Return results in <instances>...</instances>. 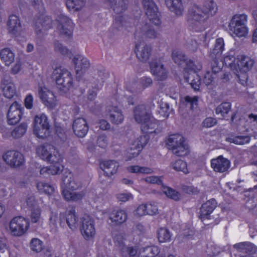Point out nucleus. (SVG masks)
Returning a JSON list of instances; mask_svg holds the SVG:
<instances>
[{
  "instance_id": "nucleus-1",
  "label": "nucleus",
  "mask_w": 257,
  "mask_h": 257,
  "mask_svg": "<svg viewBox=\"0 0 257 257\" xmlns=\"http://www.w3.org/2000/svg\"><path fill=\"white\" fill-rule=\"evenodd\" d=\"M254 64L253 60L244 55H237L235 62L231 65V69L236 74L238 82L242 85L246 84L247 72Z\"/></svg>"
},
{
  "instance_id": "nucleus-2",
  "label": "nucleus",
  "mask_w": 257,
  "mask_h": 257,
  "mask_svg": "<svg viewBox=\"0 0 257 257\" xmlns=\"http://www.w3.org/2000/svg\"><path fill=\"white\" fill-rule=\"evenodd\" d=\"M52 77L58 88L65 93L68 92L73 87L72 74L66 69L60 67L55 69L52 73Z\"/></svg>"
},
{
  "instance_id": "nucleus-3",
  "label": "nucleus",
  "mask_w": 257,
  "mask_h": 257,
  "mask_svg": "<svg viewBox=\"0 0 257 257\" xmlns=\"http://www.w3.org/2000/svg\"><path fill=\"white\" fill-rule=\"evenodd\" d=\"M186 65L184 72L185 80L194 90H198L200 88V79L197 72L201 69L202 65L200 62H194L190 60H187Z\"/></svg>"
},
{
  "instance_id": "nucleus-4",
  "label": "nucleus",
  "mask_w": 257,
  "mask_h": 257,
  "mask_svg": "<svg viewBox=\"0 0 257 257\" xmlns=\"http://www.w3.org/2000/svg\"><path fill=\"white\" fill-rule=\"evenodd\" d=\"M247 22V16L246 15L235 14L232 17L229 22L228 29L236 37H245L248 32Z\"/></svg>"
},
{
  "instance_id": "nucleus-5",
  "label": "nucleus",
  "mask_w": 257,
  "mask_h": 257,
  "mask_svg": "<svg viewBox=\"0 0 257 257\" xmlns=\"http://www.w3.org/2000/svg\"><path fill=\"white\" fill-rule=\"evenodd\" d=\"M167 145L168 149L176 156H183L188 153V145L185 143L184 138L180 134L170 135L167 140Z\"/></svg>"
},
{
  "instance_id": "nucleus-6",
  "label": "nucleus",
  "mask_w": 257,
  "mask_h": 257,
  "mask_svg": "<svg viewBox=\"0 0 257 257\" xmlns=\"http://www.w3.org/2000/svg\"><path fill=\"white\" fill-rule=\"evenodd\" d=\"M29 227V221L22 216L13 218L9 222L8 230L13 236H21L24 235Z\"/></svg>"
},
{
  "instance_id": "nucleus-7",
  "label": "nucleus",
  "mask_w": 257,
  "mask_h": 257,
  "mask_svg": "<svg viewBox=\"0 0 257 257\" xmlns=\"http://www.w3.org/2000/svg\"><path fill=\"white\" fill-rule=\"evenodd\" d=\"M37 154L42 159L50 163L62 161L61 155L58 151L54 146L49 144L38 147L37 149Z\"/></svg>"
},
{
  "instance_id": "nucleus-8",
  "label": "nucleus",
  "mask_w": 257,
  "mask_h": 257,
  "mask_svg": "<svg viewBox=\"0 0 257 257\" xmlns=\"http://www.w3.org/2000/svg\"><path fill=\"white\" fill-rule=\"evenodd\" d=\"M33 131L40 138H46L49 135L50 125L45 114H40L35 117Z\"/></svg>"
},
{
  "instance_id": "nucleus-9",
  "label": "nucleus",
  "mask_w": 257,
  "mask_h": 257,
  "mask_svg": "<svg viewBox=\"0 0 257 257\" xmlns=\"http://www.w3.org/2000/svg\"><path fill=\"white\" fill-rule=\"evenodd\" d=\"M80 230L82 236L86 239H90L95 234V228L93 218L84 214L80 219Z\"/></svg>"
},
{
  "instance_id": "nucleus-10",
  "label": "nucleus",
  "mask_w": 257,
  "mask_h": 257,
  "mask_svg": "<svg viewBox=\"0 0 257 257\" xmlns=\"http://www.w3.org/2000/svg\"><path fill=\"white\" fill-rule=\"evenodd\" d=\"M142 4L149 20L155 25L161 24L160 15L158 9L152 0H143Z\"/></svg>"
},
{
  "instance_id": "nucleus-11",
  "label": "nucleus",
  "mask_w": 257,
  "mask_h": 257,
  "mask_svg": "<svg viewBox=\"0 0 257 257\" xmlns=\"http://www.w3.org/2000/svg\"><path fill=\"white\" fill-rule=\"evenodd\" d=\"M58 22L57 29L60 34L66 38L71 37L74 26L72 20L67 16L61 15L58 18Z\"/></svg>"
},
{
  "instance_id": "nucleus-12",
  "label": "nucleus",
  "mask_w": 257,
  "mask_h": 257,
  "mask_svg": "<svg viewBox=\"0 0 257 257\" xmlns=\"http://www.w3.org/2000/svg\"><path fill=\"white\" fill-rule=\"evenodd\" d=\"M77 78H80L86 70L90 67L89 60L81 55H75L72 59Z\"/></svg>"
},
{
  "instance_id": "nucleus-13",
  "label": "nucleus",
  "mask_w": 257,
  "mask_h": 257,
  "mask_svg": "<svg viewBox=\"0 0 257 257\" xmlns=\"http://www.w3.org/2000/svg\"><path fill=\"white\" fill-rule=\"evenodd\" d=\"M189 20L192 24L199 26L203 23L208 18L204 13L202 7L193 6L188 11Z\"/></svg>"
},
{
  "instance_id": "nucleus-14",
  "label": "nucleus",
  "mask_w": 257,
  "mask_h": 257,
  "mask_svg": "<svg viewBox=\"0 0 257 257\" xmlns=\"http://www.w3.org/2000/svg\"><path fill=\"white\" fill-rule=\"evenodd\" d=\"M38 94L43 103L47 107L53 108L57 104V100L54 94L46 87L39 86Z\"/></svg>"
},
{
  "instance_id": "nucleus-15",
  "label": "nucleus",
  "mask_w": 257,
  "mask_h": 257,
  "mask_svg": "<svg viewBox=\"0 0 257 257\" xmlns=\"http://www.w3.org/2000/svg\"><path fill=\"white\" fill-rule=\"evenodd\" d=\"M3 158L5 162L12 167H18L22 165L24 157L22 154L16 151H9L4 154Z\"/></svg>"
},
{
  "instance_id": "nucleus-16",
  "label": "nucleus",
  "mask_w": 257,
  "mask_h": 257,
  "mask_svg": "<svg viewBox=\"0 0 257 257\" xmlns=\"http://www.w3.org/2000/svg\"><path fill=\"white\" fill-rule=\"evenodd\" d=\"M135 52L140 60L146 62L151 55L152 47L144 41H136Z\"/></svg>"
},
{
  "instance_id": "nucleus-17",
  "label": "nucleus",
  "mask_w": 257,
  "mask_h": 257,
  "mask_svg": "<svg viewBox=\"0 0 257 257\" xmlns=\"http://www.w3.org/2000/svg\"><path fill=\"white\" fill-rule=\"evenodd\" d=\"M21 106L17 102L13 103L9 107L7 113L8 122L10 124H15L21 119L22 116Z\"/></svg>"
},
{
  "instance_id": "nucleus-18",
  "label": "nucleus",
  "mask_w": 257,
  "mask_h": 257,
  "mask_svg": "<svg viewBox=\"0 0 257 257\" xmlns=\"http://www.w3.org/2000/svg\"><path fill=\"white\" fill-rule=\"evenodd\" d=\"M211 167L216 172L223 173L228 170L230 162L222 156L212 159L210 162Z\"/></svg>"
},
{
  "instance_id": "nucleus-19",
  "label": "nucleus",
  "mask_w": 257,
  "mask_h": 257,
  "mask_svg": "<svg viewBox=\"0 0 257 257\" xmlns=\"http://www.w3.org/2000/svg\"><path fill=\"white\" fill-rule=\"evenodd\" d=\"M108 219L113 224L119 225L127 220V213L122 209H113L109 213Z\"/></svg>"
},
{
  "instance_id": "nucleus-20",
  "label": "nucleus",
  "mask_w": 257,
  "mask_h": 257,
  "mask_svg": "<svg viewBox=\"0 0 257 257\" xmlns=\"http://www.w3.org/2000/svg\"><path fill=\"white\" fill-rule=\"evenodd\" d=\"M106 115L112 123L119 124L124 119L122 112L117 106H109L106 109Z\"/></svg>"
},
{
  "instance_id": "nucleus-21",
  "label": "nucleus",
  "mask_w": 257,
  "mask_h": 257,
  "mask_svg": "<svg viewBox=\"0 0 257 257\" xmlns=\"http://www.w3.org/2000/svg\"><path fill=\"white\" fill-rule=\"evenodd\" d=\"M81 183L78 180L77 176L69 173L63 179V190H70L75 191L81 188Z\"/></svg>"
},
{
  "instance_id": "nucleus-22",
  "label": "nucleus",
  "mask_w": 257,
  "mask_h": 257,
  "mask_svg": "<svg viewBox=\"0 0 257 257\" xmlns=\"http://www.w3.org/2000/svg\"><path fill=\"white\" fill-rule=\"evenodd\" d=\"M141 127L142 131L146 134H158L162 132V127L158 121L152 116L142 123Z\"/></svg>"
},
{
  "instance_id": "nucleus-23",
  "label": "nucleus",
  "mask_w": 257,
  "mask_h": 257,
  "mask_svg": "<svg viewBox=\"0 0 257 257\" xmlns=\"http://www.w3.org/2000/svg\"><path fill=\"white\" fill-rule=\"evenodd\" d=\"M1 87L3 94L6 98L11 99L16 95V86L11 78L4 79L2 81Z\"/></svg>"
},
{
  "instance_id": "nucleus-24",
  "label": "nucleus",
  "mask_w": 257,
  "mask_h": 257,
  "mask_svg": "<svg viewBox=\"0 0 257 257\" xmlns=\"http://www.w3.org/2000/svg\"><path fill=\"white\" fill-rule=\"evenodd\" d=\"M73 130L75 134L79 137H84L88 131V125L83 118H78L74 120Z\"/></svg>"
},
{
  "instance_id": "nucleus-25",
  "label": "nucleus",
  "mask_w": 257,
  "mask_h": 257,
  "mask_svg": "<svg viewBox=\"0 0 257 257\" xmlns=\"http://www.w3.org/2000/svg\"><path fill=\"white\" fill-rule=\"evenodd\" d=\"M152 117L144 105L137 106L134 111V118L135 121L141 125Z\"/></svg>"
},
{
  "instance_id": "nucleus-26",
  "label": "nucleus",
  "mask_w": 257,
  "mask_h": 257,
  "mask_svg": "<svg viewBox=\"0 0 257 257\" xmlns=\"http://www.w3.org/2000/svg\"><path fill=\"white\" fill-rule=\"evenodd\" d=\"M9 32L14 37L19 36L22 32L20 21L18 16L12 15L8 22Z\"/></svg>"
},
{
  "instance_id": "nucleus-27",
  "label": "nucleus",
  "mask_w": 257,
  "mask_h": 257,
  "mask_svg": "<svg viewBox=\"0 0 257 257\" xmlns=\"http://www.w3.org/2000/svg\"><path fill=\"white\" fill-rule=\"evenodd\" d=\"M150 68L152 73L158 80H162L166 78L167 71L161 62L152 61Z\"/></svg>"
},
{
  "instance_id": "nucleus-28",
  "label": "nucleus",
  "mask_w": 257,
  "mask_h": 257,
  "mask_svg": "<svg viewBox=\"0 0 257 257\" xmlns=\"http://www.w3.org/2000/svg\"><path fill=\"white\" fill-rule=\"evenodd\" d=\"M118 167V163L114 160L103 161L100 164V169L104 172V174L108 177L115 174Z\"/></svg>"
},
{
  "instance_id": "nucleus-29",
  "label": "nucleus",
  "mask_w": 257,
  "mask_h": 257,
  "mask_svg": "<svg viewBox=\"0 0 257 257\" xmlns=\"http://www.w3.org/2000/svg\"><path fill=\"white\" fill-rule=\"evenodd\" d=\"M165 2L168 9L175 15L181 16L183 15L184 8L182 0H165Z\"/></svg>"
},
{
  "instance_id": "nucleus-30",
  "label": "nucleus",
  "mask_w": 257,
  "mask_h": 257,
  "mask_svg": "<svg viewBox=\"0 0 257 257\" xmlns=\"http://www.w3.org/2000/svg\"><path fill=\"white\" fill-rule=\"evenodd\" d=\"M217 203L214 199L207 201L202 205L200 210V218L201 219L208 218L209 215L216 207Z\"/></svg>"
},
{
  "instance_id": "nucleus-31",
  "label": "nucleus",
  "mask_w": 257,
  "mask_h": 257,
  "mask_svg": "<svg viewBox=\"0 0 257 257\" xmlns=\"http://www.w3.org/2000/svg\"><path fill=\"white\" fill-rule=\"evenodd\" d=\"M116 14L124 12L128 8V0H104Z\"/></svg>"
},
{
  "instance_id": "nucleus-32",
  "label": "nucleus",
  "mask_w": 257,
  "mask_h": 257,
  "mask_svg": "<svg viewBox=\"0 0 257 257\" xmlns=\"http://www.w3.org/2000/svg\"><path fill=\"white\" fill-rule=\"evenodd\" d=\"M233 247L238 251L242 253H255L257 247L249 242H239L233 245Z\"/></svg>"
},
{
  "instance_id": "nucleus-33",
  "label": "nucleus",
  "mask_w": 257,
  "mask_h": 257,
  "mask_svg": "<svg viewBox=\"0 0 257 257\" xmlns=\"http://www.w3.org/2000/svg\"><path fill=\"white\" fill-rule=\"evenodd\" d=\"M66 222L72 230L76 229L78 226V217L74 209L69 210L65 214Z\"/></svg>"
},
{
  "instance_id": "nucleus-34",
  "label": "nucleus",
  "mask_w": 257,
  "mask_h": 257,
  "mask_svg": "<svg viewBox=\"0 0 257 257\" xmlns=\"http://www.w3.org/2000/svg\"><path fill=\"white\" fill-rule=\"evenodd\" d=\"M62 195L64 198L68 201H77L82 199L85 195L83 191L75 192L70 190H63Z\"/></svg>"
},
{
  "instance_id": "nucleus-35",
  "label": "nucleus",
  "mask_w": 257,
  "mask_h": 257,
  "mask_svg": "<svg viewBox=\"0 0 257 257\" xmlns=\"http://www.w3.org/2000/svg\"><path fill=\"white\" fill-rule=\"evenodd\" d=\"M52 25L51 19L47 16H42L38 19L36 24V29L39 31L47 30L51 28Z\"/></svg>"
},
{
  "instance_id": "nucleus-36",
  "label": "nucleus",
  "mask_w": 257,
  "mask_h": 257,
  "mask_svg": "<svg viewBox=\"0 0 257 257\" xmlns=\"http://www.w3.org/2000/svg\"><path fill=\"white\" fill-rule=\"evenodd\" d=\"M202 8L208 18L214 15L217 11V6L214 0H205Z\"/></svg>"
},
{
  "instance_id": "nucleus-37",
  "label": "nucleus",
  "mask_w": 257,
  "mask_h": 257,
  "mask_svg": "<svg viewBox=\"0 0 257 257\" xmlns=\"http://www.w3.org/2000/svg\"><path fill=\"white\" fill-rule=\"evenodd\" d=\"M160 252L159 247L157 246H148L140 249L138 253L140 257H154Z\"/></svg>"
},
{
  "instance_id": "nucleus-38",
  "label": "nucleus",
  "mask_w": 257,
  "mask_h": 257,
  "mask_svg": "<svg viewBox=\"0 0 257 257\" xmlns=\"http://www.w3.org/2000/svg\"><path fill=\"white\" fill-rule=\"evenodd\" d=\"M129 148L127 151L126 157L127 160H131L133 158L137 157L141 151V148L138 147V143L136 140H131L129 142Z\"/></svg>"
},
{
  "instance_id": "nucleus-39",
  "label": "nucleus",
  "mask_w": 257,
  "mask_h": 257,
  "mask_svg": "<svg viewBox=\"0 0 257 257\" xmlns=\"http://www.w3.org/2000/svg\"><path fill=\"white\" fill-rule=\"evenodd\" d=\"M126 170L130 173L143 175L151 174L154 172L151 168L139 165L130 166L127 167Z\"/></svg>"
},
{
  "instance_id": "nucleus-40",
  "label": "nucleus",
  "mask_w": 257,
  "mask_h": 257,
  "mask_svg": "<svg viewBox=\"0 0 257 257\" xmlns=\"http://www.w3.org/2000/svg\"><path fill=\"white\" fill-rule=\"evenodd\" d=\"M65 218V214L64 213H60L58 214L57 212H51L50 216V224L53 226V227L56 229L57 224L59 223L61 225L64 222Z\"/></svg>"
},
{
  "instance_id": "nucleus-41",
  "label": "nucleus",
  "mask_w": 257,
  "mask_h": 257,
  "mask_svg": "<svg viewBox=\"0 0 257 257\" xmlns=\"http://www.w3.org/2000/svg\"><path fill=\"white\" fill-rule=\"evenodd\" d=\"M139 30L136 33V37L139 35V32L142 33L145 36L151 39L157 38L159 35V33L153 29H149L148 26L145 25L143 27H139Z\"/></svg>"
},
{
  "instance_id": "nucleus-42",
  "label": "nucleus",
  "mask_w": 257,
  "mask_h": 257,
  "mask_svg": "<svg viewBox=\"0 0 257 257\" xmlns=\"http://www.w3.org/2000/svg\"><path fill=\"white\" fill-rule=\"evenodd\" d=\"M0 57L6 65H10L15 60V54L8 48L4 49L1 51Z\"/></svg>"
},
{
  "instance_id": "nucleus-43",
  "label": "nucleus",
  "mask_w": 257,
  "mask_h": 257,
  "mask_svg": "<svg viewBox=\"0 0 257 257\" xmlns=\"http://www.w3.org/2000/svg\"><path fill=\"white\" fill-rule=\"evenodd\" d=\"M86 0H67L66 6L70 11H78L85 5Z\"/></svg>"
},
{
  "instance_id": "nucleus-44",
  "label": "nucleus",
  "mask_w": 257,
  "mask_h": 257,
  "mask_svg": "<svg viewBox=\"0 0 257 257\" xmlns=\"http://www.w3.org/2000/svg\"><path fill=\"white\" fill-rule=\"evenodd\" d=\"M36 187L40 192L48 195L52 194L54 191V188L52 185L44 181L38 182Z\"/></svg>"
},
{
  "instance_id": "nucleus-45",
  "label": "nucleus",
  "mask_w": 257,
  "mask_h": 257,
  "mask_svg": "<svg viewBox=\"0 0 257 257\" xmlns=\"http://www.w3.org/2000/svg\"><path fill=\"white\" fill-rule=\"evenodd\" d=\"M224 40L221 38L217 39L215 41L214 48L210 51V55L213 57L214 56L221 54L224 50Z\"/></svg>"
},
{
  "instance_id": "nucleus-46",
  "label": "nucleus",
  "mask_w": 257,
  "mask_h": 257,
  "mask_svg": "<svg viewBox=\"0 0 257 257\" xmlns=\"http://www.w3.org/2000/svg\"><path fill=\"white\" fill-rule=\"evenodd\" d=\"M226 140L231 143H233L238 145H242L249 143L250 141V137L248 136H232L226 138Z\"/></svg>"
},
{
  "instance_id": "nucleus-47",
  "label": "nucleus",
  "mask_w": 257,
  "mask_h": 257,
  "mask_svg": "<svg viewBox=\"0 0 257 257\" xmlns=\"http://www.w3.org/2000/svg\"><path fill=\"white\" fill-rule=\"evenodd\" d=\"M161 190L166 196L174 200H178L180 199V194L175 190L164 185H162Z\"/></svg>"
},
{
  "instance_id": "nucleus-48",
  "label": "nucleus",
  "mask_w": 257,
  "mask_h": 257,
  "mask_svg": "<svg viewBox=\"0 0 257 257\" xmlns=\"http://www.w3.org/2000/svg\"><path fill=\"white\" fill-rule=\"evenodd\" d=\"M172 57L175 63L181 65L183 62H186L187 56L180 50H174L172 53Z\"/></svg>"
},
{
  "instance_id": "nucleus-49",
  "label": "nucleus",
  "mask_w": 257,
  "mask_h": 257,
  "mask_svg": "<svg viewBox=\"0 0 257 257\" xmlns=\"http://www.w3.org/2000/svg\"><path fill=\"white\" fill-rule=\"evenodd\" d=\"M172 168L177 171H181L184 174H187L188 170L187 164L181 159H178L171 164Z\"/></svg>"
},
{
  "instance_id": "nucleus-50",
  "label": "nucleus",
  "mask_w": 257,
  "mask_h": 257,
  "mask_svg": "<svg viewBox=\"0 0 257 257\" xmlns=\"http://www.w3.org/2000/svg\"><path fill=\"white\" fill-rule=\"evenodd\" d=\"M23 205L28 208L30 210L39 207L35 197L33 195H29L26 197L23 203Z\"/></svg>"
},
{
  "instance_id": "nucleus-51",
  "label": "nucleus",
  "mask_w": 257,
  "mask_h": 257,
  "mask_svg": "<svg viewBox=\"0 0 257 257\" xmlns=\"http://www.w3.org/2000/svg\"><path fill=\"white\" fill-rule=\"evenodd\" d=\"M158 237L160 242H168L171 239V234L168 229L161 228L158 230Z\"/></svg>"
},
{
  "instance_id": "nucleus-52",
  "label": "nucleus",
  "mask_w": 257,
  "mask_h": 257,
  "mask_svg": "<svg viewBox=\"0 0 257 257\" xmlns=\"http://www.w3.org/2000/svg\"><path fill=\"white\" fill-rule=\"evenodd\" d=\"M27 126L26 123H21L20 125L15 127L12 132L11 134L12 137L14 138H19L22 137L26 133Z\"/></svg>"
},
{
  "instance_id": "nucleus-53",
  "label": "nucleus",
  "mask_w": 257,
  "mask_h": 257,
  "mask_svg": "<svg viewBox=\"0 0 257 257\" xmlns=\"http://www.w3.org/2000/svg\"><path fill=\"white\" fill-rule=\"evenodd\" d=\"M231 104L229 102H223L218 105L216 108V113L220 114L223 116L230 110Z\"/></svg>"
},
{
  "instance_id": "nucleus-54",
  "label": "nucleus",
  "mask_w": 257,
  "mask_h": 257,
  "mask_svg": "<svg viewBox=\"0 0 257 257\" xmlns=\"http://www.w3.org/2000/svg\"><path fill=\"white\" fill-rule=\"evenodd\" d=\"M237 55L233 50H230L224 57V62L226 65H228L231 68V65L235 62Z\"/></svg>"
},
{
  "instance_id": "nucleus-55",
  "label": "nucleus",
  "mask_w": 257,
  "mask_h": 257,
  "mask_svg": "<svg viewBox=\"0 0 257 257\" xmlns=\"http://www.w3.org/2000/svg\"><path fill=\"white\" fill-rule=\"evenodd\" d=\"M42 244L43 242L40 239L37 238H34L31 240L30 247L32 251L39 252L43 249Z\"/></svg>"
},
{
  "instance_id": "nucleus-56",
  "label": "nucleus",
  "mask_w": 257,
  "mask_h": 257,
  "mask_svg": "<svg viewBox=\"0 0 257 257\" xmlns=\"http://www.w3.org/2000/svg\"><path fill=\"white\" fill-rule=\"evenodd\" d=\"M61 161L57 162L51 163L53 165L49 167V174L50 175H57L61 173L63 169V166L60 164Z\"/></svg>"
},
{
  "instance_id": "nucleus-57",
  "label": "nucleus",
  "mask_w": 257,
  "mask_h": 257,
  "mask_svg": "<svg viewBox=\"0 0 257 257\" xmlns=\"http://www.w3.org/2000/svg\"><path fill=\"white\" fill-rule=\"evenodd\" d=\"M121 250L124 255L128 254L130 257H136L138 254V250L136 247H127L124 245L121 246Z\"/></svg>"
},
{
  "instance_id": "nucleus-58",
  "label": "nucleus",
  "mask_w": 257,
  "mask_h": 257,
  "mask_svg": "<svg viewBox=\"0 0 257 257\" xmlns=\"http://www.w3.org/2000/svg\"><path fill=\"white\" fill-rule=\"evenodd\" d=\"M116 197L117 201L121 202H125L134 198L133 194L130 192L119 193L116 194Z\"/></svg>"
},
{
  "instance_id": "nucleus-59",
  "label": "nucleus",
  "mask_w": 257,
  "mask_h": 257,
  "mask_svg": "<svg viewBox=\"0 0 257 257\" xmlns=\"http://www.w3.org/2000/svg\"><path fill=\"white\" fill-rule=\"evenodd\" d=\"M31 219L32 222H38L41 218V210L40 207L31 210Z\"/></svg>"
},
{
  "instance_id": "nucleus-60",
  "label": "nucleus",
  "mask_w": 257,
  "mask_h": 257,
  "mask_svg": "<svg viewBox=\"0 0 257 257\" xmlns=\"http://www.w3.org/2000/svg\"><path fill=\"white\" fill-rule=\"evenodd\" d=\"M134 215L138 217L148 215L147 205L146 204H140L135 210Z\"/></svg>"
},
{
  "instance_id": "nucleus-61",
  "label": "nucleus",
  "mask_w": 257,
  "mask_h": 257,
  "mask_svg": "<svg viewBox=\"0 0 257 257\" xmlns=\"http://www.w3.org/2000/svg\"><path fill=\"white\" fill-rule=\"evenodd\" d=\"M147 205V211L149 215H153L158 213V207L157 204L155 202H150Z\"/></svg>"
},
{
  "instance_id": "nucleus-62",
  "label": "nucleus",
  "mask_w": 257,
  "mask_h": 257,
  "mask_svg": "<svg viewBox=\"0 0 257 257\" xmlns=\"http://www.w3.org/2000/svg\"><path fill=\"white\" fill-rule=\"evenodd\" d=\"M142 181H145L146 183L150 184H162L161 178L159 176H150L141 179Z\"/></svg>"
},
{
  "instance_id": "nucleus-63",
  "label": "nucleus",
  "mask_w": 257,
  "mask_h": 257,
  "mask_svg": "<svg viewBox=\"0 0 257 257\" xmlns=\"http://www.w3.org/2000/svg\"><path fill=\"white\" fill-rule=\"evenodd\" d=\"M217 121L215 118L209 117L203 120L201 125L204 128H209L215 125Z\"/></svg>"
},
{
  "instance_id": "nucleus-64",
  "label": "nucleus",
  "mask_w": 257,
  "mask_h": 257,
  "mask_svg": "<svg viewBox=\"0 0 257 257\" xmlns=\"http://www.w3.org/2000/svg\"><path fill=\"white\" fill-rule=\"evenodd\" d=\"M222 67V63L221 62H219L218 60L216 59H214L211 62V68H212V72L214 73H216L219 72Z\"/></svg>"
}]
</instances>
